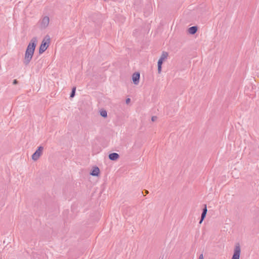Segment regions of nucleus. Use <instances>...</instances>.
<instances>
[{"label":"nucleus","mask_w":259,"mask_h":259,"mask_svg":"<svg viewBox=\"0 0 259 259\" xmlns=\"http://www.w3.org/2000/svg\"><path fill=\"white\" fill-rule=\"evenodd\" d=\"M37 37H33L31 39L27 47L25 53L24 58L23 61V64L25 66L28 65L31 60H32L36 46L37 45Z\"/></svg>","instance_id":"f257e3e1"},{"label":"nucleus","mask_w":259,"mask_h":259,"mask_svg":"<svg viewBox=\"0 0 259 259\" xmlns=\"http://www.w3.org/2000/svg\"><path fill=\"white\" fill-rule=\"evenodd\" d=\"M50 42V36L47 35L45 36V38L41 42V44L39 48V53L40 54L43 53L49 47Z\"/></svg>","instance_id":"f03ea898"},{"label":"nucleus","mask_w":259,"mask_h":259,"mask_svg":"<svg viewBox=\"0 0 259 259\" xmlns=\"http://www.w3.org/2000/svg\"><path fill=\"white\" fill-rule=\"evenodd\" d=\"M168 55V53H167L166 52H163L160 56V58L158 60V62H157V66H158L157 70H158V73H161V69H162V65L163 64L164 60L167 58Z\"/></svg>","instance_id":"7ed1b4c3"},{"label":"nucleus","mask_w":259,"mask_h":259,"mask_svg":"<svg viewBox=\"0 0 259 259\" xmlns=\"http://www.w3.org/2000/svg\"><path fill=\"white\" fill-rule=\"evenodd\" d=\"M44 150V147L42 146H39L37 150L35 151V152L32 155V159L34 161L37 160L40 156L42 154V151Z\"/></svg>","instance_id":"20e7f679"},{"label":"nucleus","mask_w":259,"mask_h":259,"mask_svg":"<svg viewBox=\"0 0 259 259\" xmlns=\"http://www.w3.org/2000/svg\"><path fill=\"white\" fill-rule=\"evenodd\" d=\"M241 253V248L239 244L238 243L236 245L233 256L231 259H239Z\"/></svg>","instance_id":"39448f33"},{"label":"nucleus","mask_w":259,"mask_h":259,"mask_svg":"<svg viewBox=\"0 0 259 259\" xmlns=\"http://www.w3.org/2000/svg\"><path fill=\"white\" fill-rule=\"evenodd\" d=\"M50 22L49 17L45 16L41 20L40 23V27L42 29L46 28L49 25Z\"/></svg>","instance_id":"423d86ee"},{"label":"nucleus","mask_w":259,"mask_h":259,"mask_svg":"<svg viewBox=\"0 0 259 259\" xmlns=\"http://www.w3.org/2000/svg\"><path fill=\"white\" fill-rule=\"evenodd\" d=\"M140 76V74L138 72H136L133 73L132 75V80L135 84L137 85L139 83Z\"/></svg>","instance_id":"0eeeda50"},{"label":"nucleus","mask_w":259,"mask_h":259,"mask_svg":"<svg viewBox=\"0 0 259 259\" xmlns=\"http://www.w3.org/2000/svg\"><path fill=\"white\" fill-rule=\"evenodd\" d=\"M109 159L113 161H115L119 158V155L117 153H112L108 155Z\"/></svg>","instance_id":"6e6552de"},{"label":"nucleus","mask_w":259,"mask_h":259,"mask_svg":"<svg viewBox=\"0 0 259 259\" xmlns=\"http://www.w3.org/2000/svg\"><path fill=\"white\" fill-rule=\"evenodd\" d=\"M100 174V169L98 167L95 166L90 172V175L93 176H98Z\"/></svg>","instance_id":"1a4fd4ad"},{"label":"nucleus","mask_w":259,"mask_h":259,"mask_svg":"<svg viewBox=\"0 0 259 259\" xmlns=\"http://www.w3.org/2000/svg\"><path fill=\"white\" fill-rule=\"evenodd\" d=\"M198 30V27L196 26H193L188 28V32L191 34H195Z\"/></svg>","instance_id":"9d476101"},{"label":"nucleus","mask_w":259,"mask_h":259,"mask_svg":"<svg viewBox=\"0 0 259 259\" xmlns=\"http://www.w3.org/2000/svg\"><path fill=\"white\" fill-rule=\"evenodd\" d=\"M76 87H74L72 89L70 95V98H72L75 96V92H76Z\"/></svg>","instance_id":"9b49d317"},{"label":"nucleus","mask_w":259,"mask_h":259,"mask_svg":"<svg viewBox=\"0 0 259 259\" xmlns=\"http://www.w3.org/2000/svg\"><path fill=\"white\" fill-rule=\"evenodd\" d=\"M100 115L103 117L106 118L107 117V111L105 110H102L100 111Z\"/></svg>","instance_id":"f8f14e48"},{"label":"nucleus","mask_w":259,"mask_h":259,"mask_svg":"<svg viewBox=\"0 0 259 259\" xmlns=\"http://www.w3.org/2000/svg\"><path fill=\"white\" fill-rule=\"evenodd\" d=\"M206 215V213L202 212L201 215V219H200V220L199 221V224H201L202 223V222H203L204 219L205 218Z\"/></svg>","instance_id":"ddd939ff"},{"label":"nucleus","mask_w":259,"mask_h":259,"mask_svg":"<svg viewBox=\"0 0 259 259\" xmlns=\"http://www.w3.org/2000/svg\"><path fill=\"white\" fill-rule=\"evenodd\" d=\"M207 209L206 205L205 204L204 205V207L202 209V212L203 213H207Z\"/></svg>","instance_id":"4468645a"},{"label":"nucleus","mask_w":259,"mask_h":259,"mask_svg":"<svg viewBox=\"0 0 259 259\" xmlns=\"http://www.w3.org/2000/svg\"><path fill=\"white\" fill-rule=\"evenodd\" d=\"M157 116H152V118H151V120H152V121H156V120H157Z\"/></svg>","instance_id":"2eb2a0df"},{"label":"nucleus","mask_w":259,"mask_h":259,"mask_svg":"<svg viewBox=\"0 0 259 259\" xmlns=\"http://www.w3.org/2000/svg\"><path fill=\"white\" fill-rule=\"evenodd\" d=\"M18 83V81L17 79H14L13 81V84H17Z\"/></svg>","instance_id":"dca6fc26"},{"label":"nucleus","mask_w":259,"mask_h":259,"mask_svg":"<svg viewBox=\"0 0 259 259\" xmlns=\"http://www.w3.org/2000/svg\"><path fill=\"white\" fill-rule=\"evenodd\" d=\"M131 99L130 98H127L125 100V102L126 104H128L130 102Z\"/></svg>","instance_id":"f3484780"},{"label":"nucleus","mask_w":259,"mask_h":259,"mask_svg":"<svg viewBox=\"0 0 259 259\" xmlns=\"http://www.w3.org/2000/svg\"><path fill=\"white\" fill-rule=\"evenodd\" d=\"M198 259H203V254H201L199 255Z\"/></svg>","instance_id":"a211bd4d"},{"label":"nucleus","mask_w":259,"mask_h":259,"mask_svg":"<svg viewBox=\"0 0 259 259\" xmlns=\"http://www.w3.org/2000/svg\"><path fill=\"white\" fill-rule=\"evenodd\" d=\"M145 193L147 194H148L149 193V192L147 190H145Z\"/></svg>","instance_id":"6ab92c4d"}]
</instances>
